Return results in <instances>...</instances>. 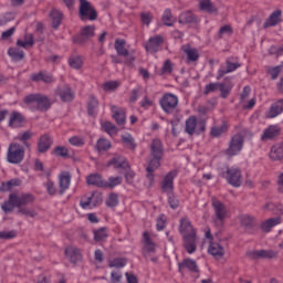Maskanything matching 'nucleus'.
Returning a JSON list of instances; mask_svg holds the SVG:
<instances>
[{"label": "nucleus", "mask_w": 283, "mask_h": 283, "mask_svg": "<svg viewBox=\"0 0 283 283\" xmlns=\"http://www.w3.org/2000/svg\"><path fill=\"white\" fill-rule=\"evenodd\" d=\"M179 231L184 238V248L187 253H196V245L198 244V237L196 235V229L191 226V221L187 218L180 220Z\"/></svg>", "instance_id": "1"}, {"label": "nucleus", "mask_w": 283, "mask_h": 283, "mask_svg": "<svg viewBox=\"0 0 283 283\" xmlns=\"http://www.w3.org/2000/svg\"><path fill=\"white\" fill-rule=\"evenodd\" d=\"M150 151L153 159L147 166V178L150 185H154V171L160 167V160L163 159V142H160V139H153L150 144Z\"/></svg>", "instance_id": "2"}, {"label": "nucleus", "mask_w": 283, "mask_h": 283, "mask_svg": "<svg viewBox=\"0 0 283 283\" xmlns=\"http://www.w3.org/2000/svg\"><path fill=\"white\" fill-rule=\"evenodd\" d=\"M30 202H34V196H32L31 193L20 196L10 195L9 200L2 205V209L6 213H8L10 211H13L14 207L21 209V207L30 205Z\"/></svg>", "instance_id": "3"}, {"label": "nucleus", "mask_w": 283, "mask_h": 283, "mask_svg": "<svg viewBox=\"0 0 283 283\" xmlns=\"http://www.w3.org/2000/svg\"><path fill=\"white\" fill-rule=\"evenodd\" d=\"M24 103L31 109H40V112H45V109H50V99L43 95H29L24 97Z\"/></svg>", "instance_id": "4"}, {"label": "nucleus", "mask_w": 283, "mask_h": 283, "mask_svg": "<svg viewBox=\"0 0 283 283\" xmlns=\"http://www.w3.org/2000/svg\"><path fill=\"white\" fill-rule=\"evenodd\" d=\"M23 158H25V148L17 143L10 144L7 154L8 163L19 165V163H23Z\"/></svg>", "instance_id": "5"}, {"label": "nucleus", "mask_w": 283, "mask_h": 283, "mask_svg": "<svg viewBox=\"0 0 283 283\" xmlns=\"http://www.w3.org/2000/svg\"><path fill=\"white\" fill-rule=\"evenodd\" d=\"M80 205L82 209H95L103 205V195L101 192H93L82 197Z\"/></svg>", "instance_id": "6"}, {"label": "nucleus", "mask_w": 283, "mask_h": 283, "mask_svg": "<svg viewBox=\"0 0 283 283\" xmlns=\"http://www.w3.org/2000/svg\"><path fill=\"white\" fill-rule=\"evenodd\" d=\"M206 239L209 242V248H208V253L216 258V260H220L221 258L224 256V248L221 247L220 243L213 241V237L211 235V231L207 230L206 231Z\"/></svg>", "instance_id": "7"}, {"label": "nucleus", "mask_w": 283, "mask_h": 283, "mask_svg": "<svg viewBox=\"0 0 283 283\" xmlns=\"http://www.w3.org/2000/svg\"><path fill=\"white\" fill-rule=\"evenodd\" d=\"M96 10L92 7V3L87 0H80V18L82 21L88 19L90 21H96L97 19Z\"/></svg>", "instance_id": "8"}, {"label": "nucleus", "mask_w": 283, "mask_h": 283, "mask_svg": "<svg viewBox=\"0 0 283 283\" xmlns=\"http://www.w3.org/2000/svg\"><path fill=\"white\" fill-rule=\"evenodd\" d=\"M205 129H206L205 122L198 120V118H196V116H190L186 120V132L190 136H193V134H202V132H205Z\"/></svg>", "instance_id": "9"}, {"label": "nucleus", "mask_w": 283, "mask_h": 283, "mask_svg": "<svg viewBox=\"0 0 283 283\" xmlns=\"http://www.w3.org/2000/svg\"><path fill=\"white\" fill-rule=\"evenodd\" d=\"M244 147V137L242 135H234L231 140L228 149L226 150L227 156H238Z\"/></svg>", "instance_id": "10"}, {"label": "nucleus", "mask_w": 283, "mask_h": 283, "mask_svg": "<svg viewBox=\"0 0 283 283\" xmlns=\"http://www.w3.org/2000/svg\"><path fill=\"white\" fill-rule=\"evenodd\" d=\"M160 106L166 114H171L178 107V96L167 93L160 99Z\"/></svg>", "instance_id": "11"}, {"label": "nucleus", "mask_w": 283, "mask_h": 283, "mask_svg": "<svg viewBox=\"0 0 283 283\" xmlns=\"http://www.w3.org/2000/svg\"><path fill=\"white\" fill-rule=\"evenodd\" d=\"M212 207L214 209L217 222H220V224H222V222H224L227 218H229V210L227 209V206H224V203H222L218 199H212Z\"/></svg>", "instance_id": "12"}, {"label": "nucleus", "mask_w": 283, "mask_h": 283, "mask_svg": "<svg viewBox=\"0 0 283 283\" xmlns=\"http://www.w3.org/2000/svg\"><path fill=\"white\" fill-rule=\"evenodd\" d=\"M250 260H273L277 258V251L273 250H250L247 253Z\"/></svg>", "instance_id": "13"}, {"label": "nucleus", "mask_w": 283, "mask_h": 283, "mask_svg": "<svg viewBox=\"0 0 283 283\" xmlns=\"http://www.w3.org/2000/svg\"><path fill=\"white\" fill-rule=\"evenodd\" d=\"M226 179L232 187H240L242 185V171L237 166H232L227 170Z\"/></svg>", "instance_id": "14"}, {"label": "nucleus", "mask_w": 283, "mask_h": 283, "mask_svg": "<svg viewBox=\"0 0 283 283\" xmlns=\"http://www.w3.org/2000/svg\"><path fill=\"white\" fill-rule=\"evenodd\" d=\"M115 50L119 56L126 57V63L128 65H132L134 61H136V57L134 55L129 54V51L127 50V42L125 40H116L115 41Z\"/></svg>", "instance_id": "15"}, {"label": "nucleus", "mask_w": 283, "mask_h": 283, "mask_svg": "<svg viewBox=\"0 0 283 283\" xmlns=\"http://www.w3.org/2000/svg\"><path fill=\"white\" fill-rule=\"evenodd\" d=\"M181 51L187 63H196L200 59V51L190 44H184Z\"/></svg>", "instance_id": "16"}, {"label": "nucleus", "mask_w": 283, "mask_h": 283, "mask_svg": "<svg viewBox=\"0 0 283 283\" xmlns=\"http://www.w3.org/2000/svg\"><path fill=\"white\" fill-rule=\"evenodd\" d=\"M178 176V171L172 170L168 172L161 182V189L165 191V193H172L174 191V180Z\"/></svg>", "instance_id": "17"}, {"label": "nucleus", "mask_w": 283, "mask_h": 283, "mask_svg": "<svg viewBox=\"0 0 283 283\" xmlns=\"http://www.w3.org/2000/svg\"><path fill=\"white\" fill-rule=\"evenodd\" d=\"M165 39L161 35H155L149 38L147 41L145 48L147 52L154 53L158 52L160 50V46L163 45Z\"/></svg>", "instance_id": "18"}, {"label": "nucleus", "mask_w": 283, "mask_h": 283, "mask_svg": "<svg viewBox=\"0 0 283 283\" xmlns=\"http://www.w3.org/2000/svg\"><path fill=\"white\" fill-rule=\"evenodd\" d=\"M143 254L147 258L150 253H156L157 245L151 241V238L149 237V232H144L143 234Z\"/></svg>", "instance_id": "19"}, {"label": "nucleus", "mask_w": 283, "mask_h": 283, "mask_svg": "<svg viewBox=\"0 0 283 283\" xmlns=\"http://www.w3.org/2000/svg\"><path fill=\"white\" fill-rule=\"evenodd\" d=\"M251 94V87L245 86L241 94V105L244 109H252L255 106V98L249 99V95Z\"/></svg>", "instance_id": "20"}, {"label": "nucleus", "mask_w": 283, "mask_h": 283, "mask_svg": "<svg viewBox=\"0 0 283 283\" xmlns=\"http://www.w3.org/2000/svg\"><path fill=\"white\" fill-rule=\"evenodd\" d=\"M282 112H283V99H280L271 105L265 116L266 118H277V116H280Z\"/></svg>", "instance_id": "21"}, {"label": "nucleus", "mask_w": 283, "mask_h": 283, "mask_svg": "<svg viewBox=\"0 0 283 283\" xmlns=\"http://www.w3.org/2000/svg\"><path fill=\"white\" fill-rule=\"evenodd\" d=\"M72 182V176H70V172H62L59 176V187L61 193L64 191H67L70 189V185Z\"/></svg>", "instance_id": "22"}, {"label": "nucleus", "mask_w": 283, "mask_h": 283, "mask_svg": "<svg viewBox=\"0 0 283 283\" xmlns=\"http://www.w3.org/2000/svg\"><path fill=\"white\" fill-rule=\"evenodd\" d=\"M179 271H191L192 273H198V263L193 259H185L181 263L178 264Z\"/></svg>", "instance_id": "23"}, {"label": "nucleus", "mask_w": 283, "mask_h": 283, "mask_svg": "<svg viewBox=\"0 0 283 283\" xmlns=\"http://www.w3.org/2000/svg\"><path fill=\"white\" fill-rule=\"evenodd\" d=\"M275 136H280V126L271 125L263 132L261 139L271 140V138H275Z\"/></svg>", "instance_id": "24"}, {"label": "nucleus", "mask_w": 283, "mask_h": 283, "mask_svg": "<svg viewBox=\"0 0 283 283\" xmlns=\"http://www.w3.org/2000/svg\"><path fill=\"white\" fill-rule=\"evenodd\" d=\"M271 160H283V143L272 146L270 151Z\"/></svg>", "instance_id": "25"}, {"label": "nucleus", "mask_w": 283, "mask_h": 283, "mask_svg": "<svg viewBox=\"0 0 283 283\" xmlns=\"http://www.w3.org/2000/svg\"><path fill=\"white\" fill-rule=\"evenodd\" d=\"M111 112L113 114V118L116 120L117 125H124L125 123V111L118 108L117 106H111Z\"/></svg>", "instance_id": "26"}, {"label": "nucleus", "mask_w": 283, "mask_h": 283, "mask_svg": "<svg viewBox=\"0 0 283 283\" xmlns=\"http://www.w3.org/2000/svg\"><path fill=\"white\" fill-rule=\"evenodd\" d=\"M277 224H282V217L270 218L265 220L261 227L263 231L269 232L273 227H277Z\"/></svg>", "instance_id": "27"}, {"label": "nucleus", "mask_w": 283, "mask_h": 283, "mask_svg": "<svg viewBox=\"0 0 283 283\" xmlns=\"http://www.w3.org/2000/svg\"><path fill=\"white\" fill-rule=\"evenodd\" d=\"M23 122H24L23 115H21V113L19 112H13L10 116L9 125L10 127H13V128L22 127Z\"/></svg>", "instance_id": "28"}, {"label": "nucleus", "mask_w": 283, "mask_h": 283, "mask_svg": "<svg viewBox=\"0 0 283 283\" xmlns=\"http://www.w3.org/2000/svg\"><path fill=\"white\" fill-rule=\"evenodd\" d=\"M57 94L62 101L65 103H70V101H74V93L67 86L57 90Z\"/></svg>", "instance_id": "29"}, {"label": "nucleus", "mask_w": 283, "mask_h": 283, "mask_svg": "<svg viewBox=\"0 0 283 283\" xmlns=\"http://www.w3.org/2000/svg\"><path fill=\"white\" fill-rule=\"evenodd\" d=\"M87 185H93L94 187L104 186L105 179L99 174H92L86 177Z\"/></svg>", "instance_id": "30"}, {"label": "nucleus", "mask_w": 283, "mask_h": 283, "mask_svg": "<svg viewBox=\"0 0 283 283\" xmlns=\"http://www.w3.org/2000/svg\"><path fill=\"white\" fill-rule=\"evenodd\" d=\"M240 67V63L238 62H231V60H227V69H220L219 70V76L218 78H222L224 74H230V72H235V70Z\"/></svg>", "instance_id": "31"}, {"label": "nucleus", "mask_w": 283, "mask_h": 283, "mask_svg": "<svg viewBox=\"0 0 283 283\" xmlns=\"http://www.w3.org/2000/svg\"><path fill=\"white\" fill-rule=\"evenodd\" d=\"M52 146V138L50 136L44 135L40 138V142L38 144V149L41 151V154L48 151L50 147Z\"/></svg>", "instance_id": "32"}, {"label": "nucleus", "mask_w": 283, "mask_h": 283, "mask_svg": "<svg viewBox=\"0 0 283 283\" xmlns=\"http://www.w3.org/2000/svg\"><path fill=\"white\" fill-rule=\"evenodd\" d=\"M65 255L72 262H78V260H81V252L76 248H72V247L66 248Z\"/></svg>", "instance_id": "33"}, {"label": "nucleus", "mask_w": 283, "mask_h": 283, "mask_svg": "<svg viewBox=\"0 0 283 283\" xmlns=\"http://www.w3.org/2000/svg\"><path fill=\"white\" fill-rule=\"evenodd\" d=\"M161 21L168 28H171L174 25V23H176V20L174 19V14H171V9H166L164 11Z\"/></svg>", "instance_id": "34"}, {"label": "nucleus", "mask_w": 283, "mask_h": 283, "mask_svg": "<svg viewBox=\"0 0 283 283\" xmlns=\"http://www.w3.org/2000/svg\"><path fill=\"white\" fill-rule=\"evenodd\" d=\"M123 182L122 177H109L108 180H104V189H114V187H118Z\"/></svg>", "instance_id": "35"}, {"label": "nucleus", "mask_w": 283, "mask_h": 283, "mask_svg": "<svg viewBox=\"0 0 283 283\" xmlns=\"http://www.w3.org/2000/svg\"><path fill=\"white\" fill-rule=\"evenodd\" d=\"M50 17L52 19V27L59 28L63 21V13H61L59 10H52Z\"/></svg>", "instance_id": "36"}, {"label": "nucleus", "mask_w": 283, "mask_h": 283, "mask_svg": "<svg viewBox=\"0 0 283 283\" xmlns=\"http://www.w3.org/2000/svg\"><path fill=\"white\" fill-rule=\"evenodd\" d=\"M21 179H11L7 182H2L0 190L1 191H10V189H14V187H20Z\"/></svg>", "instance_id": "37"}, {"label": "nucleus", "mask_w": 283, "mask_h": 283, "mask_svg": "<svg viewBox=\"0 0 283 283\" xmlns=\"http://www.w3.org/2000/svg\"><path fill=\"white\" fill-rule=\"evenodd\" d=\"M280 21H282V11L276 10L270 15L269 20L266 21V25H277Z\"/></svg>", "instance_id": "38"}, {"label": "nucleus", "mask_w": 283, "mask_h": 283, "mask_svg": "<svg viewBox=\"0 0 283 283\" xmlns=\"http://www.w3.org/2000/svg\"><path fill=\"white\" fill-rule=\"evenodd\" d=\"M109 165H113L115 167V169H127V167H129V165L127 164V161L125 160V157H115Z\"/></svg>", "instance_id": "39"}, {"label": "nucleus", "mask_w": 283, "mask_h": 283, "mask_svg": "<svg viewBox=\"0 0 283 283\" xmlns=\"http://www.w3.org/2000/svg\"><path fill=\"white\" fill-rule=\"evenodd\" d=\"M90 36H94V27H84L81 31L78 43H83V41H85V39H90Z\"/></svg>", "instance_id": "40"}, {"label": "nucleus", "mask_w": 283, "mask_h": 283, "mask_svg": "<svg viewBox=\"0 0 283 283\" xmlns=\"http://www.w3.org/2000/svg\"><path fill=\"white\" fill-rule=\"evenodd\" d=\"M69 64L73 70H81V67H83V57L80 55H72L69 59Z\"/></svg>", "instance_id": "41"}, {"label": "nucleus", "mask_w": 283, "mask_h": 283, "mask_svg": "<svg viewBox=\"0 0 283 283\" xmlns=\"http://www.w3.org/2000/svg\"><path fill=\"white\" fill-rule=\"evenodd\" d=\"M8 54L13 61H21L23 56H25L23 51H21L19 48H10L8 50Z\"/></svg>", "instance_id": "42"}, {"label": "nucleus", "mask_w": 283, "mask_h": 283, "mask_svg": "<svg viewBox=\"0 0 283 283\" xmlns=\"http://www.w3.org/2000/svg\"><path fill=\"white\" fill-rule=\"evenodd\" d=\"M101 125L106 132V134H108L109 136H116L117 129H116V126L112 124V122L102 120Z\"/></svg>", "instance_id": "43"}, {"label": "nucleus", "mask_w": 283, "mask_h": 283, "mask_svg": "<svg viewBox=\"0 0 283 283\" xmlns=\"http://www.w3.org/2000/svg\"><path fill=\"white\" fill-rule=\"evenodd\" d=\"M44 188L46 189L49 196H56V193L59 192L56 184L52 179H48L44 182Z\"/></svg>", "instance_id": "44"}, {"label": "nucleus", "mask_w": 283, "mask_h": 283, "mask_svg": "<svg viewBox=\"0 0 283 283\" xmlns=\"http://www.w3.org/2000/svg\"><path fill=\"white\" fill-rule=\"evenodd\" d=\"M32 81H43L44 83H52L54 78L48 73H38L31 76Z\"/></svg>", "instance_id": "45"}, {"label": "nucleus", "mask_w": 283, "mask_h": 283, "mask_svg": "<svg viewBox=\"0 0 283 283\" xmlns=\"http://www.w3.org/2000/svg\"><path fill=\"white\" fill-rule=\"evenodd\" d=\"M18 45L24 49L32 48L34 45V38L32 34H27L24 41L18 40Z\"/></svg>", "instance_id": "46"}, {"label": "nucleus", "mask_w": 283, "mask_h": 283, "mask_svg": "<svg viewBox=\"0 0 283 283\" xmlns=\"http://www.w3.org/2000/svg\"><path fill=\"white\" fill-rule=\"evenodd\" d=\"M107 235H109V232L105 228L94 231V240L96 242H103V240H106Z\"/></svg>", "instance_id": "47"}, {"label": "nucleus", "mask_w": 283, "mask_h": 283, "mask_svg": "<svg viewBox=\"0 0 283 283\" xmlns=\"http://www.w3.org/2000/svg\"><path fill=\"white\" fill-rule=\"evenodd\" d=\"M127 265V259L125 258H117L109 261L111 269H123Z\"/></svg>", "instance_id": "48"}, {"label": "nucleus", "mask_w": 283, "mask_h": 283, "mask_svg": "<svg viewBox=\"0 0 283 283\" xmlns=\"http://www.w3.org/2000/svg\"><path fill=\"white\" fill-rule=\"evenodd\" d=\"M120 87V82L118 81H108L103 84L104 92H114Z\"/></svg>", "instance_id": "49"}, {"label": "nucleus", "mask_w": 283, "mask_h": 283, "mask_svg": "<svg viewBox=\"0 0 283 283\" xmlns=\"http://www.w3.org/2000/svg\"><path fill=\"white\" fill-rule=\"evenodd\" d=\"M96 112H98V99L92 97L88 102V114L90 116H96Z\"/></svg>", "instance_id": "50"}, {"label": "nucleus", "mask_w": 283, "mask_h": 283, "mask_svg": "<svg viewBox=\"0 0 283 283\" xmlns=\"http://www.w3.org/2000/svg\"><path fill=\"white\" fill-rule=\"evenodd\" d=\"M98 151H107L112 147V143L105 138H99L96 144Z\"/></svg>", "instance_id": "51"}, {"label": "nucleus", "mask_w": 283, "mask_h": 283, "mask_svg": "<svg viewBox=\"0 0 283 283\" xmlns=\"http://www.w3.org/2000/svg\"><path fill=\"white\" fill-rule=\"evenodd\" d=\"M199 6L206 12H216L217 10L211 0H200Z\"/></svg>", "instance_id": "52"}, {"label": "nucleus", "mask_w": 283, "mask_h": 283, "mask_svg": "<svg viewBox=\"0 0 283 283\" xmlns=\"http://www.w3.org/2000/svg\"><path fill=\"white\" fill-rule=\"evenodd\" d=\"M229 129V126L227 124H222L221 126L213 127L211 129V136L218 137L222 136Z\"/></svg>", "instance_id": "53"}, {"label": "nucleus", "mask_w": 283, "mask_h": 283, "mask_svg": "<svg viewBox=\"0 0 283 283\" xmlns=\"http://www.w3.org/2000/svg\"><path fill=\"white\" fill-rule=\"evenodd\" d=\"M193 21V13L186 11L179 15V23H191Z\"/></svg>", "instance_id": "54"}, {"label": "nucleus", "mask_w": 283, "mask_h": 283, "mask_svg": "<svg viewBox=\"0 0 283 283\" xmlns=\"http://www.w3.org/2000/svg\"><path fill=\"white\" fill-rule=\"evenodd\" d=\"M69 143L73 147H83V145H85V139L81 136H73L69 139Z\"/></svg>", "instance_id": "55"}, {"label": "nucleus", "mask_w": 283, "mask_h": 283, "mask_svg": "<svg viewBox=\"0 0 283 283\" xmlns=\"http://www.w3.org/2000/svg\"><path fill=\"white\" fill-rule=\"evenodd\" d=\"M122 138L126 147H128L129 149H136V143L134 142V137H132V135L126 134V135H123Z\"/></svg>", "instance_id": "56"}, {"label": "nucleus", "mask_w": 283, "mask_h": 283, "mask_svg": "<svg viewBox=\"0 0 283 283\" xmlns=\"http://www.w3.org/2000/svg\"><path fill=\"white\" fill-rule=\"evenodd\" d=\"M32 138V133L30 130L20 133L17 137L15 140H20V143H23V145L28 146V140Z\"/></svg>", "instance_id": "57"}, {"label": "nucleus", "mask_w": 283, "mask_h": 283, "mask_svg": "<svg viewBox=\"0 0 283 283\" xmlns=\"http://www.w3.org/2000/svg\"><path fill=\"white\" fill-rule=\"evenodd\" d=\"M219 90L221 92V96L222 98H227V96H229V94H231V90H233V85H224V84H219Z\"/></svg>", "instance_id": "58"}, {"label": "nucleus", "mask_w": 283, "mask_h": 283, "mask_svg": "<svg viewBox=\"0 0 283 283\" xmlns=\"http://www.w3.org/2000/svg\"><path fill=\"white\" fill-rule=\"evenodd\" d=\"M12 238H17V231H0V240H12Z\"/></svg>", "instance_id": "59"}, {"label": "nucleus", "mask_w": 283, "mask_h": 283, "mask_svg": "<svg viewBox=\"0 0 283 283\" xmlns=\"http://www.w3.org/2000/svg\"><path fill=\"white\" fill-rule=\"evenodd\" d=\"M106 205L111 208L117 207L118 206V195L116 193H111L108 196V199L106 201Z\"/></svg>", "instance_id": "60"}, {"label": "nucleus", "mask_w": 283, "mask_h": 283, "mask_svg": "<svg viewBox=\"0 0 283 283\" xmlns=\"http://www.w3.org/2000/svg\"><path fill=\"white\" fill-rule=\"evenodd\" d=\"M166 222H167V217L165 214H161L157 218V231H163V229H165L166 227Z\"/></svg>", "instance_id": "61"}, {"label": "nucleus", "mask_w": 283, "mask_h": 283, "mask_svg": "<svg viewBox=\"0 0 283 283\" xmlns=\"http://www.w3.org/2000/svg\"><path fill=\"white\" fill-rule=\"evenodd\" d=\"M281 72H282V65L270 69L269 74L271 75L272 81H275V78L280 76Z\"/></svg>", "instance_id": "62"}, {"label": "nucleus", "mask_w": 283, "mask_h": 283, "mask_svg": "<svg viewBox=\"0 0 283 283\" xmlns=\"http://www.w3.org/2000/svg\"><path fill=\"white\" fill-rule=\"evenodd\" d=\"M111 282L112 283H122L123 274L120 272H112L111 273Z\"/></svg>", "instance_id": "63"}, {"label": "nucleus", "mask_w": 283, "mask_h": 283, "mask_svg": "<svg viewBox=\"0 0 283 283\" xmlns=\"http://www.w3.org/2000/svg\"><path fill=\"white\" fill-rule=\"evenodd\" d=\"M54 154L55 156H62L63 158H65V156H67L69 150L65 146H59L54 149Z\"/></svg>", "instance_id": "64"}]
</instances>
